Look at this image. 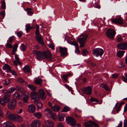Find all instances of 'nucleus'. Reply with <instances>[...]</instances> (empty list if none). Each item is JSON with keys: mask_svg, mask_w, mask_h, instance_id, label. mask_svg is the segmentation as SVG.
<instances>
[{"mask_svg": "<svg viewBox=\"0 0 127 127\" xmlns=\"http://www.w3.org/2000/svg\"><path fill=\"white\" fill-rule=\"evenodd\" d=\"M32 53L36 54V58L39 60L47 59H51L50 53L49 51H41L33 50Z\"/></svg>", "mask_w": 127, "mask_h": 127, "instance_id": "1", "label": "nucleus"}, {"mask_svg": "<svg viewBox=\"0 0 127 127\" xmlns=\"http://www.w3.org/2000/svg\"><path fill=\"white\" fill-rule=\"evenodd\" d=\"M81 36L83 37L80 38H78L77 41L79 42L80 44V48L83 47L84 46L86 41L87 40V38L88 37L87 34H83Z\"/></svg>", "mask_w": 127, "mask_h": 127, "instance_id": "2", "label": "nucleus"}, {"mask_svg": "<svg viewBox=\"0 0 127 127\" xmlns=\"http://www.w3.org/2000/svg\"><path fill=\"white\" fill-rule=\"evenodd\" d=\"M6 117L10 119H22V117L20 115L16 114L11 113L9 111H7L6 113Z\"/></svg>", "mask_w": 127, "mask_h": 127, "instance_id": "3", "label": "nucleus"}, {"mask_svg": "<svg viewBox=\"0 0 127 127\" xmlns=\"http://www.w3.org/2000/svg\"><path fill=\"white\" fill-rule=\"evenodd\" d=\"M116 34L115 31L112 29H108L106 33V35L110 39H113L114 36Z\"/></svg>", "mask_w": 127, "mask_h": 127, "instance_id": "4", "label": "nucleus"}, {"mask_svg": "<svg viewBox=\"0 0 127 127\" xmlns=\"http://www.w3.org/2000/svg\"><path fill=\"white\" fill-rule=\"evenodd\" d=\"M104 53L103 50L101 49L98 48L93 49L92 51V53L95 56L97 57L99 56L100 57Z\"/></svg>", "mask_w": 127, "mask_h": 127, "instance_id": "5", "label": "nucleus"}, {"mask_svg": "<svg viewBox=\"0 0 127 127\" xmlns=\"http://www.w3.org/2000/svg\"><path fill=\"white\" fill-rule=\"evenodd\" d=\"M16 100L15 99L11 100L7 105L8 108L10 110H13L15 108L16 104Z\"/></svg>", "mask_w": 127, "mask_h": 127, "instance_id": "6", "label": "nucleus"}, {"mask_svg": "<svg viewBox=\"0 0 127 127\" xmlns=\"http://www.w3.org/2000/svg\"><path fill=\"white\" fill-rule=\"evenodd\" d=\"M92 87L91 86H89L86 88H84L82 89V91L84 93L88 95H90L92 93Z\"/></svg>", "mask_w": 127, "mask_h": 127, "instance_id": "7", "label": "nucleus"}, {"mask_svg": "<svg viewBox=\"0 0 127 127\" xmlns=\"http://www.w3.org/2000/svg\"><path fill=\"white\" fill-rule=\"evenodd\" d=\"M10 100V98L6 96L0 98V103L2 105L5 106L7 103Z\"/></svg>", "mask_w": 127, "mask_h": 127, "instance_id": "8", "label": "nucleus"}, {"mask_svg": "<svg viewBox=\"0 0 127 127\" xmlns=\"http://www.w3.org/2000/svg\"><path fill=\"white\" fill-rule=\"evenodd\" d=\"M111 22L122 25L123 24V20L121 17L116 18L112 20Z\"/></svg>", "mask_w": 127, "mask_h": 127, "instance_id": "9", "label": "nucleus"}, {"mask_svg": "<svg viewBox=\"0 0 127 127\" xmlns=\"http://www.w3.org/2000/svg\"><path fill=\"white\" fill-rule=\"evenodd\" d=\"M38 95L39 98L42 100H45L46 98L45 92L42 89H41L39 90Z\"/></svg>", "mask_w": 127, "mask_h": 127, "instance_id": "10", "label": "nucleus"}, {"mask_svg": "<svg viewBox=\"0 0 127 127\" xmlns=\"http://www.w3.org/2000/svg\"><path fill=\"white\" fill-rule=\"evenodd\" d=\"M41 125L40 122L38 120H34L31 124V127H39Z\"/></svg>", "mask_w": 127, "mask_h": 127, "instance_id": "11", "label": "nucleus"}, {"mask_svg": "<svg viewBox=\"0 0 127 127\" xmlns=\"http://www.w3.org/2000/svg\"><path fill=\"white\" fill-rule=\"evenodd\" d=\"M117 47L119 49L121 50H126L127 49V43H121L117 45Z\"/></svg>", "mask_w": 127, "mask_h": 127, "instance_id": "12", "label": "nucleus"}, {"mask_svg": "<svg viewBox=\"0 0 127 127\" xmlns=\"http://www.w3.org/2000/svg\"><path fill=\"white\" fill-rule=\"evenodd\" d=\"M28 110L29 112L31 113H34L35 111V106L33 104H30L28 106Z\"/></svg>", "mask_w": 127, "mask_h": 127, "instance_id": "13", "label": "nucleus"}, {"mask_svg": "<svg viewBox=\"0 0 127 127\" xmlns=\"http://www.w3.org/2000/svg\"><path fill=\"white\" fill-rule=\"evenodd\" d=\"M59 51L62 56L65 55L67 53V50L66 48L59 47Z\"/></svg>", "mask_w": 127, "mask_h": 127, "instance_id": "14", "label": "nucleus"}, {"mask_svg": "<svg viewBox=\"0 0 127 127\" xmlns=\"http://www.w3.org/2000/svg\"><path fill=\"white\" fill-rule=\"evenodd\" d=\"M1 127H15V126L11 123L6 122L1 125Z\"/></svg>", "mask_w": 127, "mask_h": 127, "instance_id": "15", "label": "nucleus"}, {"mask_svg": "<svg viewBox=\"0 0 127 127\" xmlns=\"http://www.w3.org/2000/svg\"><path fill=\"white\" fill-rule=\"evenodd\" d=\"M45 125L47 127H53L54 126L53 123L50 120L44 121Z\"/></svg>", "mask_w": 127, "mask_h": 127, "instance_id": "16", "label": "nucleus"}, {"mask_svg": "<svg viewBox=\"0 0 127 127\" xmlns=\"http://www.w3.org/2000/svg\"><path fill=\"white\" fill-rule=\"evenodd\" d=\"M66 121L68 124L72 126H75L76 121L75 120H66Z\"/></svg>", "mask_w": 127, "mask_h": 127, "instance_id": "17", "label": "nucleus"}, {"mask_svg": "<svg viewBox=\"0 0 127 127\" xmlns=\"http://www.w3.org/2000/svg\"><path fill=\"white\" fill-rule=\"evenodd\" d=\"M34 104H36L37 106L38 109L39 110L42 108L43 104L41 102L39 101L38 100H34Z\"/></svg>", "mask_w": 127, "mask_h": 127, "instance_id": "18", "label": "nucleus"}, {"mask_svg": "<svg viewBox=\"0 0 127 127\" xmlns=\"http://www.w3.org/2000/svg\"><path fill=\"white\" fill-rule=\"evenodd\" d=\"M31 97L32 99L36 100V98H38V95L36 92L34 91L32 92L31 94Z\"/></svg>", "mask_w": 127, "mask_h": 127, "instance_id": "19", "label": "nucleus"}, {"mask_svg": "<svg viewBox=\"0 0 127 127\" xmlns=\"http://www.w3.org/2000/svg\"><path fill=\"white\" fill-rule=\"evenodd\" d=\"M44 113L48 116L49 117L52 114V111L51 110L48 108H46L44 110Z\"/></svg>", "mask_w": 127, "mask_h": 127, "instance_id": "20", "label": "nucleus"}, {"mask_svg": "<svg viewBox=\"0 0 127 127\" xmlns=\"http://www.w3.org/2000/svg\"><path fill=\"white\" fill-rule=\"evenodd\" d=\"M36 40L41 45L43 46L44 43L41 36L35 38Z\"/></svg>", "mask_w": 127, "mask_h": 127, "instance_id": "21", "label": "nucleus"}, {"mask_svg": "<svg viewBox=\"0 0 127 127\" xmlns=\"http://www.w3.org/2000/svg\"><path fill=\"white\" fill-rule=\"evenodd\" d=\"M61 109V107L57 105H55L53 106L52 107V109L54 111L56 112L59 111Z\"/></svg>", "mask_w": 127, "mask_h": 127, "instance_id": "22", "label": "nucleus"}, {"mask_svg": "<svg viewBox=\"0 0 127 127\" xmlns=\"http://www.w3.org/2000/svg\"><path fill=\"white\" fill-rule=\"evenodd\" d=\"M2 69L4 70H7V72H9L10 71H11L10 67L7 64H5V65L2 67Z\"/></svg>", "mask_w": 127, "mask_h": 127, "instance_id": "23", "label": "nucleus"}, {"mask_svg": "<svg viewBox=\"0 0 127 127\" xmlns=\"http://www.w3.org/2000/svg\"><path fill=\"white\" fill-rule=\"evenodd\" d=\"M36 29L35 32V38L41 36L39 32V27L38 25L36 26Z\"/></svg>", "mask_w": 127, "mask_h": 127, "instance_id": "24", "label": "nucleus"}, {"mask_svg": "<svg viewBox=\"0 0 127 127\" xmlns=\"http://www.w3.org/2000/svg\"><path fill=\"white\" fill-rule=\"evenodd\" d=\"M16 90V88L14 87H11L9 88L8 90L5 91V93H13Z\"/></svg>", "mask_w": 127, "mask_h": 127, "instance_id": "25", "label": "nucleus"}, {"mask_svg": "<svg viewBox=\"0 0 127 127\" xmlns=\"http://www.w3.org/2000/svg\"><path fill=\"white\" fill-rule=\"evenodd\" d=\"M125 53V51H119L117 52V55L120 58H121L123 55Z\"/></svg>", "mask_w": 127, "mask_h": 127, "instance_id": "26", "label": "nucleus"}, {"mask_svg": "<svg viewBox=\"0 0 127 127\" xmlns=\"http://www.w3.org/2000/svg\"><path fill=\"white\" fill-rule=\"evenodd\" d=\"M33 28V27H32L30 24H28L26 25L25 29L27 32H28L29 31Z\"/></svg>", "mask_w": 127, "mask_h": 127, "instance_id": "27", "label": "nucleus"}, {"mask_svg": "<svg viewBox=\"0 0 127 127\" xmlns=\"http://www.w3.org/2000/svg\"><path fill=\"white\" fill-rule=\"evenodd\" d=\"M20 95L18 94L17 93L15 92L14 93L13 96V98L14 99H19L20 98Z\"/></svg>", "mask_w": 127, "mask_h": 127, "instance_id": "28", "label": "nucleus"}, {"mask_svg": "<svg viewBox=\"0 0 127 127\" xmlns=\"http://www.w3.org/2000/svg\"><path fill=\"white\" fill-rule=\"evenodd\" d=\"M27 86L32 91H35L36 89V87L33 85L29 84Z\"/></svg>", "mask_w": 127, "mask_h": 127, "instance_id": "29", "label": "nucleus"}, {"mask_svg": "<svg viewBox=\"0 0 127 127\" xmlns=\"http://www.w3.org/2000/svg\"><path fill=\"white\" fill-rule=\"evenodd\" d=\"M42 80L39 78L36 79L35 81V83L37 84H38L40 85H42Z\"/></svg>", "mask_w": 127, "mask_h": 127, "instance_id": "30", "label": "nucleus"}, {"mask_svg": "<svg viewBox=\"0 0 127 127\" xmlns=\"http://www.w3.org/2000/svg\"><path fill=\"white\" fill-rule=\"evenodd\" d=\"M23 70L25 72H28L30 71V68L29 66L26 65L24 67Z\"/></svg>", "mask_w": 127, "mask_h": 127, "instance_id": "31", "label": "nucleus"}, {"mask_svg": "<svg viewBox=\"0 0 127 127\" xmlns=\"http://www.w3.org/2000/svg\"><path fill=\"white\" fill-rule=\"evenodd\" d=\"M34 116L38 119H40L42 115L40 113L38 112L34 113Z\"/></svg>", "mask_w": 127, "mask_h": 127, "instance_id": "32", "label": "nucleus"}, {"mask_svg": "<svg viewBox=\"0 0 127 127\" xmlns=\"http://www.w3.org/2000/svg\"><path fill=\"white\" fill-rule=\"evenodd\" d=\"M49 117L50 118H52L53 119H56L57 118V115L56 113H52V114Z\"/></svg>", "mask_w": 127, "mask_h": 127, "instance_id": "33", "label": "nucleus"}, {"mask_svg": "<svg viewBox=\"0 0 127 127\" xmlns=\"http://www.w3.org/2000/svg\"><path fill=\"white\" fill-rule=\"evenodd\" d=\"M89 121H89L88 122H85L84 123V124L85 127H94L92 125L89 124V123H90L89 122Z\"/></svg>", "mask_w": 127, "mask_h": 127, "instance_id": "34", "label": "nucleus"}, {"mask_svg": "<svg viewBox=\"0 0 127 127\" xmlns=\"http://www.w3.org/2000/svg\"><path fill=\"white\" fill-rule=\"evenodd\" d=\"M27 11V14L28 15L31 16L33 14V12L31 11L32 9L31 8H27L26 9Z\"/></svg>", "mask_w": 127, "mask_h": 127, "instance_id": "35", "label": "nucleus"}, {"mask_svg": "<svg viewBox=\"0 0 127 127\" xmlns=\"http://www.w3.org/2000/svg\"><path fill=\"white\" fill-rule=\"evenodd\" d=\"M92 125L94 126L95 127H99L98 124L94 121L91 120H90L89 121Z\"/></svg>", "mask_w": 127, "mask_h": 127, "instance_id": "36", "label": "nucleus"}, {"mask_svg": "<svg viewBox=\"0 0 127 127\" xmlns=\"http://www.w3.org/2000/svg\"><path fill=\"white\" fill-rule=\"evenodd\" d=\"M15 58L16 60L17 61L18 64H19L20 65H21V64L19 61V55L16 54H15Z\"/></svg>", "mask_w": 127, "mask_h": 127, "instance_id": "37", "label": "nucleus"}, {"mask_svg": "<svg viewBox=\"0 0 127 127\" xmlns=\"http://www.w3.org/2000/svg\"><path fill=\"white\" fill-rule=\"evenodd\" d=\"M26 48V46L23 43H22L20 47V49L21 51H25Z\"/></svg>", "mask_w": 127, "mask_h": 127, "instance_id": "38", "label": "nucleus"}, {"mask_svg": "<svg viewBox=\"0 0 127 127\" xmlns=\"http://www.w3.org/2000/svg\"><path fill=\"white\" fill-rule=\"evenodd\" d=\"M70 108L67 106H66L64 107L63 109V112H67L70 111Z\"/></svg>", "mask_w": 127, "mask_h": 127, "instance_id": "39", "label": "nucleus"}, {"mask_svg": "<svg viewBox=\"0 0 127 127\" xmlns=\"http://www.w3.org/2000/svg\"><path fill=\"white\" fill-rule=\"evenodd\" d=\"M125 77L123 76L122 77V79L123 81L126 83H127V74L125 73Z\"/></svg>", "mask_w": 127, "mask_h": 127, "instance_id": "40", "label": "nucleus"}, {"mask_svg": "<svg viewBox=\"0 0 127 127\" xmlns=\"http://www.w3.org/2000/svg\"><path fill=\"white\" fill-rule=\"evenodd\" d=\"M1 8L2 9H5L6 8L5 3L4 1H2L1 2Z\"/></svg>", "mask_w": 127, "mask_h": 127, "instance_id": "41", "label": "nucleus"}, {"mask_svg": "<svg viewBox=\"0 0 127 127\" xmlns=\"http://www.w3.org/2000/svg\"><path fill=\"white\" fill-rule=\"evenodd\" d=\"M70 44L71 45L75 46L76 47H78V43L75 41L71 42L70 43Z\"/></svg>", "mask_w": 127, "mask_h": 127, "instance_id": "42", "label": "nucleus"}, {"mask_svg": "<svg viewBox=\"0 0 127 127\" xmlns=\"http://www.w3.org/2000/svg\"><path fill=\"white\" fill-rule=\"evenodd\" d=\"M65 116V115L63 114H60L59 115V119H64Z\"/></svg>", "mask_w": 127, "mask_h": 127, "instance_id": "43", "label": "nucleus"}, {"mask_svg": "<svg viewBox=\"0 0 127 127\" xmlns=\"http://www.w3.org/2000/svg\"><path fill=\"white\" fill-rule=\"evenodd\" d=\"M22 95L24 96H29V94L26 91H23L22 93Z\"/></svg>", "mask_w": 127, "mask_h": 127, "instance_id": "44", "label": "nucleus"}, {"mask_svg": "<svg viewBox=\"0 0 127 127\" xmlns=\"http://www.w3.org/2000/svg\"><path fill=\"white\" fill-rule=\"evenodd\" d=\"M14 36H12L10 37L8 39V40L7 41V42L9 43L11 42L14 39Z\"/></svg>", "mask_w": 127, "mask_h": 127, "instance_id": "45", "label": "nucleus"}, {"mask_svg": "<svg viewBox=\"0 0 127 127\" xmlns=\"http://www.w3.org/2000/svg\"><path fill=\"white\" fill-rule=\"evenodd\" d=\"M103 87L106 90L108 91L109 88L108 87L107 85L105 84H103Z\"/></svg>", "mask_w": 127, "mask_h": 127, "instance_id": "46", "label": "nucleus"}, {"mask_svg": "<svg viewBox=\"0 0 127 127\" xmlns=\"http://www.w3.org/2000/svg\"><path fill=\"white\" fill-rule=\"evenodd\" d=\"M29 99V96H23V100L25 103H27Z\"/></svg>", "mask_w": 127, "mask_h": 127, "instance_id": "47", "label": "nucleus"}, {"mask_svg": "<svg viewBox=\"0 0 127 127\" xmlns=\"http://www.w3.org/2000/svg\"><path fill=\"white\" fill-rule=\"evenodd\" d=\"M5 46L6 47L8 48H11L12 47V45L8 43H7L5 45Z\"/></svg>", "mask_w": 127, "mask_h": 127, "instance_id": "48", "label": "nucleus"}, {"mask_svg": "<svg viewBox=\"0 0 127 127\" xmlns=\"http://www.w3.org/2000/svg\"><path fill=\"white\" fill-rule=\"evenodd\" d=\"M17 34L18 37H20L22 36V32L21 31L18 32L17 33Z\"/></svg>", "mask_w": 127, "mask_h": 127, "instance_id": "49", "label": "nucleus"}, {"mask_svg": "<svg viewBox=\"0 0 127 127\" xmlns=\"http://www.w3.org/2000/svg\"><path fill=\"white\" fill-rule=\"evenodd\" d=\"M18 45L17 44H16L14 45L13 49L16 51L17 50V48L18 47Z\"/></svg>", "mask_w": 127, "mask_h": 127, "instance_id": "50", "label": "nucleus"}, {"mask_svg": "<svg viewBox=\"0 0 127 127\" xmlns=\"http://www.w3.org/2000/svg\"><path fill=\"white\" fill-rule=\"evenodd\" d=\"M87 53V51L86 49H85L83 50L82 55L84 56L86 55V53Z\"/></svg>", "mask_w": 127, "mask_h": 127, "instance_id": "51", "label": "nucleus"}, {"mask_svg": "<svg viewBox=\"0 0 127 127\" xmlns=\"http://www.w3.org/2000/svg\"><path fill=\"white\" fill-rule=\"evenodd\" d=\"M90 100L92 101L98 102V99L91 97L90 99Z\"/></svg>", "mask_w": 127, "mask_h": 127, "instance_id": "52", "label": "nucleus"}, {"mask_svg": "<svg viewBox=\"0 0 127 127\" xmlns=\"http://www.w3.org/2000/svg\"><path fill=\"white\" fill-rule=\"evenodd\" d=\"M121 105L122 104H119L118 108L116 110L117 113H118L120 110L121 108Z\"/></svg>", "mask_w": 127, "mask_h": 127, "instance_id": "53", "label": "nucleus"}, {"mask_svg": "<svg viewBox=\"0 0 127 127\" xmlns=\"http://www.w3.org/2000/svg\"><path fill=\"white\" fill-rule=\"evenodd\" d=\"M17 82L20 83H22L24 82L23 79L21 78H19L17 80Z\"/></svg>", "mask_w": 127, "mask_h": 127, "instance_id": "54", "label": "nucleus"}, {"mask_svg": "<svg viewBox=\"0 0 127 127\" xmlns=\"http://www.w3.org/2000/svg\"><path fill=\"white\" fill-rule=\"evenodd\" d=\"M57 127H64L63 124L60 123L58 124Z\"/></svg>", "mask_w": 127, "mask_h": 127, "instance_id": "55", "label": "nucleus"}, {"mask_svg": "<svg viewBox=\"0 0 127 127\" xmlns=\"http://www.w3.org/2000/svg\"><path fill=\"white\" fill-rule=\"evenodd\" d=\"M68 75H64L63 76V78L65 81H67V76Z\"/></svg>", "mask_w": 127, "mask_h": 127, "instance_id": "56", "label": "nucleus"}, {"mask_svg": "<svg viewBox=\"0 0 127 127\" xmlns=\"http://www.w3.org/2000/svg\"><path fill=\"white\" fill-rule=\"evenodd\" d=\"M0 15L2 16L3 18H4L5 15V12L3 11H1L0 13Z\"/></svg>", "mask_w": 127, "mask_h": 127, "instance_id": "57", "label": "nucleus"}, {"mask_svg": "<svg viewBox=\"0 0 127 127\" xmlns=\"http://www.w3.org/2000/svg\"><path fill=\"white\" fill-rule=\"evenodd\" d=\"M124 127H127V120H125L124 121Z\"/></svg>", "mask_w": 127, "mask_h": 127, "instance_id": "58", "label": "nucleus"}, {"mask_svg": "<svg viewBox=\"0 0 127 127\" xmlns=\"http://www.w3.org/2000/svg\"><path fill=\"white\" fill-rule=\"evenodd\" d=\"M75 53L78 54L79 52V50L78 47H76V49L75 50Z\"/></svg>", "mask_w": 127, "mask_h": 127, "instance_id": "59", "label": "nucleus"}, {"mask_svg": "<svg viewBox=\"0 0 127 127\" xmlns=\"http://www.w3.org/2000/svg\"><path fill=\"white\" fill-rule=\"evenodd\" d=\"M118 76V75L117 74H115L112 75V77L113 78H117Z\"/></svg>", "mask_w": 127, "mask_h": 127, "instance_id": "60", "label": "nucleus"}, {"mask_svg": "<svg viewBox=\"0 0 127 127\" xmlns=\"http://www.w3.org/2000/svg\"><path fill=\"white\" fill-rule=\"evenodd\" d=\"M49 48H51L52 50H54V46L52 44H50L48 46Z\"/></svg>", "mask_w": 127, "mask_h": 127, "instance_id": "61", "label": "nucleus"}, {"mask_svg": "<svg viewBox=\"0 0 127 127\" xmlns=\"http://www.w3.org/2000/svg\"><path fill=\"white\" fill-rule=\"evenodd\" d=\"M122 38L120 37H118L117 39V41L119 42L121 41H122Z\"/></svg>", "mask_w": 127, "mask_h": 127, "instance_id": "62", "label": "nucleus"}, {"mask_svg": "<svg viewBox=\"0 0 127 127\" xmlns=\"http://www.w3.org/2000/svg\"><path fill=\"white\" fill-rule=\"evenodd\" d=\"M122 121H121L119 124L118 126H117L116 127H122Z\"/></svg>", "mask_w": 127, "mask_h": 127, "instance_id": "63", "label": "nucleus"}, {"mask_svg": "<svg viewBox=\"0 0 127 127\" xmlns=\"http://www.w3.org/2000/svg\"><path fill=\"white\" fill-rule=\"evenodd\" d=\"M124 111L125 112H126L127 111V103L125 106Z\"/></svg>", "mask_w": 127, "mask_h": 127, "instance_id": "64", "label": "nucleus"}]
</instances>
